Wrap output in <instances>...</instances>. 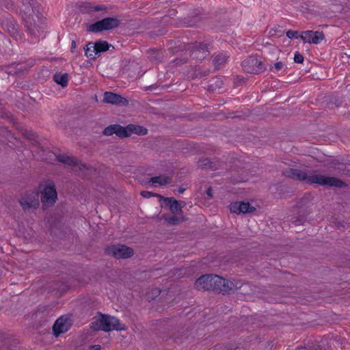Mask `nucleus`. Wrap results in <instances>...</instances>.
<instances>
[{
    "label": "nucleus",
    "instance_id": "nucleus-1",
    "mask_svg": "<svg viewBox=\"0 0 350 350\" xmlns=\"http://www.w3.org/2000/svg\"><path fill=\"white\" fill-rule=\"evenodd\" d=\"M198 290L213 291L219 293L230 294L240 289L243 283L239 280H230L215 274H205L195 282Z\"/></svg>",
    "mask_w": 350,
    "mask_h": 350
},
{
    "label": "nucleus",
    "instance_id": "nucleus-2",
    "mask_svg": "<svg viewBox=\"0 0 350 350\" xmlns=\"http://www.w3.org/2000/svg\"><path fill=\"white\" fill-rule=\"evenodd\" d=\"M283 175L294 180L306 181L310 184H317L319 185L336 187L338 188H342L346 185L342 180L336 177H329L319 174L308 176L306 172L299 169H287L283 172Z\"/></svg>",
    "mask_w": 350,
    "mask_h": 350
},
{
    "label": "nucleus",
    "instance_id": "nucleus-3",
    "mask_svg": "<svg viewBox=\"0 0 350 350\" xmlns=\"http://www.w3.org/2000/svg\"><path fill=\"white\" fill-rule=\"evenodd\" d=\"M23 11L25 14L24 22L30 34L37 37L42 32L40 27L36 21H38V16L35 15L36 0H22Z\"/></svg>",
    "mask_w": 350,
    "mask_h": 350
},
{
    "label": "nucleus",
    "instance_id": "nucleus-4",
    "mask_svg": "<svg viewBox=\"0 0 350 350\" xmlns=\"http://www.w3.org/2000/svg\"><path fill=\"white\" fill-rule=\"evenodd\" d=\"M90 327L93 330H103L105 332L126 329L125 325L121 323L119 319L108 314H103L100 312H98V316L93 318Z\"/></svg>",
    "mask_w": 350,
    "mask_h": 350
},
{
    "label": "nucleus",
    "instance_id": "nucleus-5",
    "mask_svg": "<svg viewBox=\"0 0 350 350\" xmlns=\"http://www.w3.org/2000/svg\"><path fill=\"white\" fill-rule=\"evenodd\" d=\"M43 187L41 191V202L44 206L53 205L57 198V193L55 183L52 180H47L44 185H40V188Z\"/></svg>",
    "mask_w": 350,
    "mask_h": 350
},
{
    "label": "nucleus",
    "instance_id": "nucleus-6",
    "mask_svg": "<svg viewBox=\"0 0 350 350\" xmlns=\"http://www.w3.org/2000/svg\"><path fill=\"white\" fill-rule=\"evenodd\" d=\"M120 24V21L117 18L107 17L89 25L88 31L95 33L109 31L117 28Z\"/></svg>",
    "mask_w": 350,
    "mask_h": 350
},
{
    "label": "nucleus",
    "instance_id": "nucleus-7",
    "mask_svg": "<svg viewBox=\"0 0 350 350\" xmlns=\"http://www.w3.org/2000/svg\"><path fill=\"white\" fill-rule=\"evenodd\" d=\"M105 252L106 254L118 259L128 258L134 254V252L132 248L121 244L107 246L105 248Z\"/></svg>",
    "mask_w": 350,
    "mask_h": 350
},
{
    "label": "nucleus",
    "instance_id": "nucleus-8",
    "mask_svg": "<svg viewBox=\"0 0 350 350\" xmlns=\"http://www.w3.org/2000/svg\"><path fill=\"white\" fill-rule=\"evenodd\" d=\"M243 70L251 74H260L262 72L265 68L263 66L262 61L258 59L255 56H250L242 62Z\"/></svg>",
    "mask_w": 350,
    "mask_h": 350
},
{
    "label": "nucleus",
    "instance_id": "nucleus-9",
    "mask_svg": "<svg viewBox=\"0 0 350 350\" xmlns=\"http://www.w3.org/2000/svg\"><path fill=\"white\" fill-rule=\"evenodd\" d=\"M19 202L25 211L36 209L40 205L39 193L36 191L27 193L20 199Z\"/></svg>",
    "mask_w": 350,
    "mask_h": 350
},
{
    "label": "nucleus",
    "instance_id": "nucleus-10",
    "mask_svg": "<svg viewBox=\"0 0 350 350\" xmlns=\"http://www.w3.org/2000/svg\"><path fill=\"white\" fill-rule=\"evenodd\" d=\"M187 51H189L190 57L196 60H202L209 55L206 44L202 43L188 44Z\"/></svg>",
    "mask_w": 350,
    "mask_h": 350
},
{
    "label": "nucleus",
    "instance_id": "nucleus-11",
    "mask_svg": "<svg viewBox=\"0 0 350 350\" xmlns=\"http://www.w3.org/2000/svg\"><path fill=\"white\" fill-rule=\"evenodd\" d=\"M72 321L70 317L63 315L58 318L53 326V332L55 336H58L61 334L66 332L72 326Z\"/></svg>",
    "mask_w": 350,
    "mask_h": 350
},
{
    "label": "nucleus",
    "instance_id": "nucleus-12",
    "mask_svg": "<svg viewBox=\"0 0 350 350\" xmlns=\"http://www.w3.org/2000/svg\"><path fill=\"white\" fill-rule=\"evenodd\" d=\"M103 134L107 136L116 134L118 137L121 138L129 137L127 126L124 127L120 124H111L107 126L103 130Z\"/></svg>",
    "mask_w": 350,
    "mask_h": 350
},
{
    "label": "nucleus",
    "instance_id": "nucleus-13",
    "mask_svg": "<svg viewBox=\"0 0 350 350\" xmlns=\"http://www.w3.org/2000/svg\"><path fill=\"white\" fill-rule=\"evenodd\" d=\"M229 208L231 213L237 214L252 213L256 210L250 202H232L230 204Z\"/></svg>",
    "mask_w": 350,
    "mask_h": 350
},
{
    "label": "nucleus",
    "instance_id": "nucleus-14",
    "mask_svg": "<svg viewBox=\"0 0 350 350\" xmlns=\"http://www.w3.org/2000/svg\"><path fill=\"white\" fill-rule=\"evenodd\" d=\"M103 102L112 105H120L126 106L129 101L121 95L111 92H106L103 96Z\"/></svg>",
    "mask_w": 350,
    "mask_h": 350
},
{
    "label": "nucleus",
    "instance_id": "nucleus-15",
    "mask_svg": "<svg viewBox=\"0 0 350 350\" xmlns=\"http://www.w3.org/2000/svg\"><path fill=\"white\" fill-rule=\"evenodd\" d=\"M163 200L166 202V204L169 206L170 211L173 214H177L180 216L183 215V211L181 208H179L178 205V200H176L174 198H164L163 197Z\"/></svg>",
    "mask_w": 350,
    "mask_h": 350
},
{
    "label": "nucleus",
    "instance_id": "nucleus-16",
    "mask_svg": "<svg viewBox=\"0 0 350 350\" xmlns=\"http://www.w3.org/2000/svg\"><path fill=\"white\" fill-rule=\"evenodd\" d=\"M94 46L93 51L96 55H99L101 53L105 52L109 50L110 44L107 41L98 40L94 43Z\"/></svg>",
    "mask_w": 350,
    "mask_h": 350
},
{
    "label": "nucleus",
    "instance_id": "nucleus-17",
    "mask_svg": "<svg viewBox=\"0 0 350 350\" xmlns=\"http://www.w3.org/2000/svg\"><path fill=\"white\" fill-rule=\"evenodd\" d=\"M55 157L59 163L73 166L79 165L78 160L75 157L64 154H57Z\"/></svg>",
    "mask_w": 350,
    "mask_h": 350
},
{
    "label": "nucleus",
    "instance_id": "nucleus-18",
    "mask_svg": "<svg viewBox=\"0 0 350 350\" xmlns=\"http://www.w3.org/2000/svg\"><path fill=\"white\" fill-rule=\"evenodd\" d=\"M53 81L62 88L68 85V75L67 73L57 72L53 75Z\"/></svg>",
    "mask_w": 350,
    "mask_h": 350
},
{
    "label": "nucleus",
    "instance_id": "nucleus-19",
    "mask_svg": "<svg viewBox=\"0 0 350 350\" xmlns=\"http://www.w3.org/2000/svg\"><path fill=\"white\" fill-rule=\"evenodd\" d=\"M127 131L129 133V136H130L132 133L144 135L148 133V130L145 127L134 124L127 125Z\"/></svg>",
    "mask_w": 350,
    "mask_h": 350
},
{
    "label": "nucleus",
    "instance_id": "nucleus-20",
    "mask_svg": "<svg viewBox=\"0 0 350 350\" xmlns=\"http://www.w3.org/2000/svg\"><path fill=\"white\" fill-rule=\"evenodd\" d=\"M83 12H98V11H105L107 10L106 7L103 5H93L90 3L85 2L82 5Z\"/></svg>",
    "mask_w": 350,
    "mask_h": 350
},
{
    "label": "nucleus",
    "instance_id": "nucleus-21",
    "mask_svg": "<svg viewBox=\"0 0 350 350\" xmlns=\"http://www.w3.org/2000/svg\"><path fill=\"white\" fill-rule=\"evenodd\" d=\"M171 178L165 176H157L152 177L150 179V183L153 184H159V185H166L171 183Z\"/></svg>",
    "mask_w": 350,
    "mask_h": 350
},
{
    "label": "nucleus",
    "instance_id": "nucleus-22",
    "mask_svg": "<svg viewBox=\"0 0 350 350\" xmlns=\"http://www.w3.org/2000/svg\"><path fill=\"white\" fill-rule=\"evenodd\" d=\"M295 350H328V347L323 342H321V343H317L312 346H308V347H299L296 348Z\"/></svg>",
    "mask_w": 350,
    "mask_h": 350
},
{
    "label": "nucleus",
    "instance_id": "nucleus-23",
    "mask_svg": "<svg viewBox=\"0 0 350 350\" xmlns=\"http://www.w3.org/2000/svg\"><path fill=\"white\" fill-rule=\"evenodd\" d=\"M93 46H94V42H88L86 44V46L84 47V51H85V55H86V57H88L90 59H95L96 58V53H94V51H93V49H94Z\"/></svg>",
    "mask_w": 350,
    "mask_h": 350
},
{
    "label": "nucleus",
    "instance_id": "nucleus-24",
    "mask_svg": "<svg viewBox=\"0 0 350 350\" xmlns=\"http://www.w3.org/2000/svg\"><path fill=\"white\" fill-rule=\"evenodd\" d=\"M163 52L159 50H151L149 56L150 59L155 63L160 62L163 59Z\"/></svg>",
    "mask_w": 350,
    "mask_h": 350
},
{
    "label": "nucleus",
    "instance_id": "nucleus-25",
    "mask_svg": "<svg viewBox=\"0 0 350 350\" xmlns=\"http://www.w3.org/2000/svg\"><path fill=\"white\" fill-rule=\"evenodd\" d=\"M223 84V81L219 78H216L213 79L211 81V83L208 86V90L211 92H215L217 90V89H219L221 88V85Z\"/></svg>",
    "mask_w": 350,
    "mask_h": 350
},
{
    "label": "nucleus",
    "instance_id": "nucleus-26",
    "mask_svg": "<svg viewBox=\"0 0 350 350\" xmlns=\"http://www.w3.org/2000/svg\"><path fill=\"white\" fill-rule=\"evenodd\" d=\"M227 59L228 57L223 54H219L215 57L213 64L215 66V69H219V66L226 63Z\"/></svg>",
    "mask_w": 350,
    "mask_h": 350
},
{
    "label": "nucleus",
    "instance_id": "nucleus-27",
    "mask_svg": "<svg viewBox=\"0 0 350 350\" xmlns=\"http://www.w3.org/2000/svg\"><path fill=\"white\" fill-rule=\"evenodd\" d=\"M163 218L167 223H169L170 224H173V225L178 224L179 223L185 221V219L183 217V215L181 217H178V216L167 217V216L163 215Z\"/></svg>",
    "mask_w": 350,
    "mask_h": 350
},
{
    "label": "nucleus",
    "instance_id": "nucleus-28",
    "mask_svg": "<svg viewBox=\"0 0 350 350\" xmlns=\"http://www.w3.org/2000/svg\"><path fill=\"white\" fill-rule=\"evenodd\" d=\"M314 34L313 31H305L300 35V38L304 42H308L312 44V36Z\"/></svg>",
    "mask_w": 350,
    "mask_h": 350
},
{
    "label": "nucleus",
    "instance_id": "nucleus-29",
    "mask_svg": "<svg viewBox=\"0 0 350 350\" xmlns=\"http://www.w3.org/2000/svg\"><path fill=\"white\" fill-rule=\"evenodd\" d=\"M324 38H325V36H324V33H323V31H314V34L312 36V44H317L321 41L324 40Z\"/></svg>",
    "mask_w": 350,
    "mask_h": 350
},
{
    "label": "nucleus",
    "instance_id": "nucleus-30",
    "mask_svg": "<svg viewBox=\"0 0 350 350\" xmlns=\"http://www.w3.org/2000/svg\"><path fill=\"white\" fill-rule=\"evenodd\" d=\"M198 167L200 168H213V163L208 158H202L198 161Z\"/></svg>",
    "mask_w": 350,
    "mask_h": 350
},
{
    "label": "nucleus",
    "instance_id": "nucleus-31",
    "mask_svg": "<svg viewBox=\"0 0 350 350\" xmlns=\"http://www.w3.org/2000/svg\"><path fill=\"white\" fill-rule=\"evenodd\" d=\"M188 61V57L184 56L183 57L176 58L174 60L173 63H174L175 65H182L183 64L187 63Z\"/></svg>",
    "mask_w": 350,
    "mask_h": 350
},
{
    "label": "nucleus",
    "instance_id": "nucleus-32",
    "mask_svg": "<svg viewBox=\"0 0 350 350\" xmlns=\"http://www.w3.org/2000/svg\"><path fill=\"white\" fill-rule=\"evenodd\" d=\"M286 36L288 38H300V35L297 31L288 30L286 32Z\"/></svg>",
    "mask_w": 350,
    "mask_h": 350
},
{
    "label": "nucleus",
    "instance_id": "nucleus-33",
    "mask_svg": "<svg viewBox=\"0 0 350 350\" xmlns=\"http://www.w3.org/2000/svg\"><path fill=\"white\" fill-rule=\"evenodd\" d=\"M140 194L142 196H143L144 198H149L152 196H158V197H160L161 198H163V196L158 195V194L153 193H152L150 191H142Z\"/></svg>",
    "mask_w": 350,
    "mask_h": 350
},
{
    "label": "nucleus",
    "instance_id": "nucleus-34",
    "mask_svg": "<svg viewBox=\"0 0 350 350\" xmlns=\"http://www.w3.org/2000/svg\"><path fill=\"white\" fill-rule=\"evenodd\" d=\"M294 61L295 63H298V64L303 63V62H304L303 55L301 53H299V52H296L295 53V56H294Z\"/></svg>",
    "mask_w": 350,
    "mask_h": 350
},
{
    "label": "nucleus",
    "instance_id": "nucleus-35",
    "mask_svg": "<svg viewBox=\"0 0 350 350\" xmlns=\"http://www.w3.org/2000/svg\"><path fill=\"white\" fill-rule=\"evenodd\" d=\"M68 289V286L65 284L64 283H61L58 287H55L53 288V290H56L57 291L62 293L66 291Z\"/></svg>",
    "mask_w": 350,
    "mask_h": 350
},
{
    "label": "nucleus",
    "instance_id": "nucleus-36",
    "mask_svg": "<svg viewBox=\"0 0 350 350\" xmlns=\"http://www.w3.org/2000/svg\"><path fill=\"white\" fill-rule=\"evenodd\" d=\"M284 66V64L282 62H277L275 64H274L273 67L275 69V70L279 71Z\"/></svg>",
    "mask_w": 350,
    "mask_h": 350
},
{
    "label": "nucleus",
    "instance_id": "nucleus-37",
    "mask_svg": "<svg viewBox=\"0 0 350 350\" xmlns=\"http://www.w3.org/2000/svg\"><path fill=\"white\" fill-rule=\"evenodd\" d=\"M76 47H77L76 42H75V40H73L71 43V49H70V51L72 53L75 52V49H76Z\"/></svg>",
    "mask_w": 350,
    "mask_h": 350
},
{
    "label": "nucleus",
    "instance_id": "nucleus-38",
    "mask_svg": "<svg viewBox=\"0 0 350 350\" xmlns=\"http://www.w3.org/2000/svg\"><path fill=\"white\" fill-rule=\"evenodd\" d=\"M206 195L210 198H213L212 189L211 187L208 188L206 191Z\"/></svg>",
    "mask_w": 350,
    "mask_h": 350
},
{
    "label": "nucleus",
    "instance_id": "nucleus-39",
    "mask_svg": "<svg viewBox=\"0 0 350 350\" xmlns=\"http://www.w3.org/2000/svg\"><path fill=\"white\" fill-rule=\"evenodd\" d=\"M178 205L179 208H181V210H183V208L186 205V203L185 201L180 200L178 201Z\"/></svg>",
    "mask_w": 350,
    "mask_h": 350
},
{
    "label": "nucleus",
    "instance_id": "nucleus-40",
    "mask_svg": "<svg viewBox=\"0 0 350 350\" xmlns=\"http://www.w3.org/2000/svg\"><path fill=\"white\" fill-rule=\"evenodd\" d=\"M90 350H100V347L99 345H94L91 347Z\"/></svg>",
    "mask_w": 350,
    "mask_h": 350
},
{
    "label": "nucleus",
    "instance_id": "nucleus-41",
    "mask_svg": "<svg viewBox=\"0 0 350 350\" xmlns=\"http://www.w3.org/2000/svg\"><path fill=\"white\" fill-rule=\"evenodd\" d=\"M185 191V188L182 187H180L177 189V191H178L179 193H183Z\"/></svg>",
    "mask_w": 350,
    "mask_h": 350
},
{
    "label": "nucleus",
    "instance_id": "nucleus-42",
    "mask_svg": "<svg viewBox=\"0 0 350 350\" xmlns=\"http://www.w3.org/2000/svg\"><path fill=\"white\" fill-rule=\"evenodd\" d=\"M210 73L209 70H206L202 74L200 75V77H204L208 75Z\"/></svg>",
    "mask_w": 350,
    "mask_h": 350
},
{
    "label": "nucleus",
    "instance_id": "nucleus-43",
    "mask_svg": "<svg viewBox=\"0 0 350 350\" xmlns=\"http://www.w3.org/2000/svg\"><path fill=\"white\" fill-rule=\"evenodd\" d=\"M79 167H80V169H82V167L83 169H88V167L84 164H81Z\"/></svg>",
    "mask_w": 350,
    "mask_h": 350
},
{
    "label": "nucleus",
    "instance_id": "nucleus-44",
    "mask_svg": "<svg viewBox=\"0 0 350 350\" xmlns=\"http://www.w3.org/2000/svg\"><path fill=\"white\" fill-rule=\"evenodd\" d=\"M272 68H273V66L271 65H270L269 70H271Z\"/></svg>",
    "mask_w": 350,
    "mask_h": 350
}]
</instances>
